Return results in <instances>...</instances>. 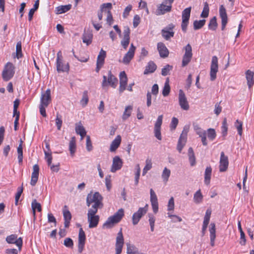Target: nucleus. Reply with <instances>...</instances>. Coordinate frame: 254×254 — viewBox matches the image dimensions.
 Segmentation results:
<instances>
[{"mask_svg": "<svg viewBox=\"0 0 254 254\" xmlns=\"http://www.w3.org/2000/svg\"><path fill=\"white\" fill-rule=\"evenodd\" d=\"M64 244L67 248H72L73 246V242L71 238H66L64 240Z\"/></svg>", "mask_w": 254, "mask_h": 254, "instance_id": "338daca9", "label": "nucleus"}, {"mask_svg": "<svg viewBox=\"0 0 254 254\" xmlns=\"http://www.w3.org/2000/svg\"><path fill=\"white\" fill-rule=\"evenodd\" d=\"M90 206H91V207L88 210L87 213L96 214L98 211V209L102 208L103 206V204H102V205H100V203H97V202H96L95 203H92Z\"/></svg>", "mask_w": 254, "mask_h": 254, "instance_id": "c9c22d12", "label": "nucleus"}, {"mask_svg": "<svg viewBox=\"0 0 254 254\" xmlns=\"http://www.w3.org/2000/svg\"><path fill=\"white\" fill-rule=\"evenodd\" d=\"M219 15L221 18V29L224 30L228 22V16L226 10L223 5H221L219 7Z\"/></svg>", "mask_w": 254, "mask_h": 254, "instance_id": "6ab92c4d", "label": "nucleus"}, {"mask_svg": "<svg viewBox=\"0 0 254 254\" xmlns=\"http://www.w3.org/2000/svg\"><path fill=\"white\" fill-rule=\"evenodd\" d=\"M23 183L22 184V186L21 187H19L17 189V192L15 195V205H17L18 204V200H19V199L23 192Z\"/></svg>", "mask_w": 254, "mask_h": 254, "instance_id": "6e6d98bb", "label": "nucleus"}, {"mask_svg": "<svg viewBox=\"0 0 254 254\" xmlns=\"http://www.w3.org/2000/svg\"><path fill=\"white\" fill-rule=\"evenodd\" d=\"M254 72L248 70L246 72V76L247 80V84L249 88H251L254 84Z\"/></svg>", "mask_w": 254, "mask_h": 254, "instance_id": "c85d7f7f", "label": "nucleus"}, {"mask_svg": "<svg viewBox=\"0 0 254 254\" xmlns=\"http://www.w3.org/2000/svg\"><path fill=\"white\" fill-rule=\"evenodd\" d=\"M216 132L214 129L213 128H209L207 130V136L208 138L213 140L216 137Z\"/></svg>", "mask_w": 254, "mask_h": 254, "instance_id": "4d7b16f0", "label": "nucleus"}, {"mask_svg": "<svg viewBox=\"0 0 254 254\" xmlns=\"http://www.w3.org/2000/svg\"><path fill=\"white\" fill-rule=\"evenodd\" d=\"M189 131V127L185 126L184 127L182 132L180 136L177 145V149L179 152H181L184 146H185L187 139L188 133Z\"/></svg>", "mask_w": 254, "mask_h": 254, "instance_id": "20e7f679", "label": "nucleus"}, {"mask_svg": "<svg viewBox=\"0 0 254 254\" xmlns=\"http://www.w3.org/2000/svg\"><path fill=\"white\" fill-rule=\"evenodd\" d=\"M75 130L76 133L78 134H81V133H86V131L84 127L82 126V125L80 122L77 124H76Z\"/></svg>", "mask_w": 254, "mask_h": 254, "instance_id": "de8ad7c7", "label": "nucleus"}, {"mask_svg": "<svg viewBox=\"0 0 254 254\" xmlns=\"http://www.w3.org/2000/svg\"><path fill=\"white\" fill-rule=\"evenodd\" d=\"M31 206L33 211V214L34 216H35L36 209L38 212H41L42 211V207L40 203L37 202L36 199H34L32 201Z\"/></svg>", "mask_w": 254, "mask_h": 254, "instance_id": "4c0bfd02", "label": "nucleus"}, {"mask_svg": "<svg viewBox=\"0 0 254 254\" xmlns=\"http://www.w3.org/2000/svg\"><path fill=\"white\" fill-rule=\"evenodd\" d=\"M166 3L164 2V0L163 2L157 6V8L156 11V14L157 15H163L167 12H169L171 11L172 9V4H169V5H166Z\"/></svg>", "mask_w": 254, "mask_h": 254, "instance_id": "a211bd4d", "label": "nucleus"}, {"mask_svg": "<svg viewBox=\"0 0 254 254\" xmlns=\"http://www.w3.org/2000/svg\"><path fill=\"white\" fill-rule=\"evenodd\" d=\"M22 57L21 43V42H18L16 46V57L19 59Z\"/></svg>", "mask_w": 254, "mask_h": 254, "instance_id": "8fccbe9b", "label": "nucleus"}, {"mask_svg": "<svg viewBox=\"0 0 254 254\" xmlns=\"http://www.w3.org/2000/svg\"><path fill=\"white\" fill-rule=\"evenodd\" d=\"M148 207V205L146 204L144 207L139 208L137 211L133 214L132 220L134 225L137 224L142 217L146 213Z\"/></svg>", "mask_w": 254, "mask_h": 254, "instance_id": "423d86ee", "label": "nucleus"}, {"mask_svg": "<svg viewBox=\"0 0 254 254\" xmlns=\"http://www.w3.org/2000/svg\"><path fill=\"white\" fill-rule=\"evenodd\" d=\"M106 56V51H104L103 49H101L97 57L96 64L103 66Z\"/></svg>", "mask_w": 254, "mask_h": 254, "instance_id": "2f4dec72", "label": "nucleus"}, {"mask_svg": "<svg viewBox=\"0 0 254 254\" xmlns=\"http://www.w3.org/2000/svg\"><path fill=\"white\" fill-rule=\"evenodd\" d=\"M93 34L90 30L84 31L82 35L83 42L86 43L87 45H89L92 42Z\"/></svg>", "mask_w": 254, "mask_h": 254, "instance_id": "cd10ccee", "label": "nucleus"}, {"mask_svg": "<svg viewBox=\"0 0 254 254\" xmlns=\"http://www.w3.org/2000/svg\"><path fill=\"white\" fill-rule=\"evenodd\" d=\"M212 173V168L210 166L207 167L204 173V182L207 185L210 184Z\"/></svg>", "mask_w": 254, "mask_h": 254, "instance_id": "473e14b6", "label": "nucleus"}, {"mask_svg": "<svg viewBox=\"0 0 254 254\" xmlns=\"http://www.w3.org/2000/svg\"><path fill=\"white\" fill-rule=\"evenodd\" d=\"M243 123L242 122L239 121V120H237L235 124V126L237 128L238 132V134L240 135H242L243 128H242Z\"/></svg>", "mask_w": 254, "mask_h": 254, "instance_id": "052dcab7", "label": "nucleus"}, {"mask_svg": "<svg viewBox=\"0 0 254 254\" xmlns=\"http://www.w3.org/2000/svg\"><path fill=\"white\" fill-rule=\"evenodd\" d=\"M175 28V25L171 23L168 26L164 28L161 30V34L162 37L166 40H169L171 37H174V32L173 29Z\"/></svg>", "mask_w": 254, "mask_h": 254, "instance_id": "1a4fd4ad", "label": "nucleus"}, {"mask_svg": "<svg viewBox=\"0 0 254 254\" xmlns=\"http://www.w3.org/2000/svg\"><path fill=\"white\" fill-rule=\"evenodd\" d=\"M188 156L189 161L191 166H193L195 165V157L193 150L191 147H190L188 150Z\"/></svg>", "mask_w": 254, "mask_h": 254, "instance_id": "72a5a7b5", "label": "nucleus"}, {"mask_svg": "<svg viewBox=\"0 0 254 254\" xmlns=\"http://www.w3.org/2000/svg\"><path fill=\"white\" fill-rule=\"evenodd\" d=\"M71 7V5L69 4L65 5H61L56 7L57 13L62 14L69 10Z\"/></svg>", "mask_w": 254, "mask_h": 254, "instance_id": "f704fd0d", "label": "nucleus"}, {"mask_svg": "<svg viewBox=\"0 0 254 254\" xmlns=\"http://www.w3.org/2000/svg\"><path fill=\"white\" fill-rule=\"evenodd\" d=\"M14 73L13 64L11 63H7L2 73L3 80L6 81L10 80L13 76Z\"/></svg>", "mask_w": 254, "mask_h": 254, "instance_id": "f03ea898", "label": "nucleus"}, {"mask_svg": "<svg viewBox=\"0 0 254 254\" xmlns=\"http://www.w3.org/2000/svg\"><path fill=\"white\" fill-rule=\"evenodd\" d=\"M132 110V107L131 106L129 105L126 107L124 114L122 116V120L123 121H126L130 116Z\"/></svg>", "mask_w": 254, "mask_h": 254, "instance_id": "58836bf2", "label": "nucleus"}, {"mask_svg": "<svg viewBox=\"0 0 254 254\" xmlns=\"http://www.w3.org/2000/svg\"><path fill=\"white\" fill-rule=\"evenodd\" d=\"M18 160L19 163H21L23 159V150L21 143H20L17 147Z\"/></svg>", "mask_w": 254, "mask_h": 254, "instance_id": "864d4df0", "label": "nucleus"}, {"mask_svg": "<svg viewBox=\"0 0 254 254\" xmlns=\"http://www.w3.org/2000/svg\"><path fill=\"white\" fill-rule=\"evenodd\" d=\"M57 70L58 72H68L69 69L68 63L64 64L63 60L60 61L59 65L58 64H56Z\"/></svg>", "mask_w": 254, "mask_h": 254, "instance_id": "c756f323", "label": "nucleus"}, {"mask_svg": "<svg viewBox=\"0 0 254 254\" xmlns=\"http://www.w3.org/2000/svg\"><path fill=\"white\" fill-rule=\"evenodd\" d=\"M203 195L200 190H198L194 194L193 201L196 204L201 203L202 201Z\"/></svg>", "mask_w": 254, "mask_h": 254, "instance_id": "ea45409f", "label": "nucleus"}, {"mask_svg": "<svg viewBox=\"0 0 254 254\" xmlns=\"http://www.w3.org/2000/svg\"><path fill=\"white\" fill-rule=\"evenodd\" d=\"M238 225V228H239V230L240 232L241 240L240 242V244L242 246H244V245H245L246 242V239L245 238V235L242 230V228L241 227V222L240 221H239Z\"/></svg>", "mask_w": 254, "mask_h": 254, "instance_id": "79ce46f5", "label": "nucleus"}, {"mask_svg": "<svg viewBox=\"0 0 254 254\" xmlns=\"http://www.w3.org/2000/svg\"><path fill=\"white\" fill-rule=\"evenodd\" d=\"M149 222L150 226V230L151 232H153L154 230V224L155 221V217L152 214H148Z\"/></svg>", "mask_w": 254, "mask_h": 254, "instance_id": "680f3d73", "label": "nucleus"}, {"mask_svg": "<svg viewBox=\"0 0 254 254\" xmlns=\"http://www.w3.org/2000/svg\"><path fill=\"white\" fill-rule=\"evenodd\" d=\"M163 115H160L158 117L157 121L155 124L154 132L155 136L159 140L162 139L161 134V127L162 124Z\"/></svg>", "mask_w": 254, "mask_h": 254, "instance_id": "f8f14e48", "label": "nucleus"}, {"mask_svg": "<svg viewBox=\"0 0 254 254\" xmlns=\"http://www.w3.org/2000/svg\"><path fill=\"white\" fill-rule=\"evenodd\" d=\"M205 19L194 21L193 23V29L195 30L201 29L205 25Z\"/></svg>", "mask_w": 254, "mask_h": 254, "instance_id": "a19ab883", "label": "nucleus"}, {"mask_svg": "<svg viewBox=\"0 0 254 254\" xmlns=\"http://www.w3.org/2000/svg\"><path fill=\"white\" fill-rule=\"evenodd\" d=\"M69 150L70 154L73 155L76 150V141L75 137L74 136L71 137V140L69 141Z\"/></svg>", "mask_w": 254, "mask_h": 254, "instance_id": "e433bc0d", "label": "nucleus"}, {"mask_svg": "<svg viewBox=\"0 0 254 254\" xmlns=\"http://www.w3.org/2000/svg\"><path fill=\"white\" fill-rule=\"evenodd\" d=\"M124 216V210L123 208L119 209L113 215L109 217L103 224V227L107 228H111L114 225L119 223Z\"/></svg>", "mask_w": 254, "mask_h": 254, "instance_id": "f257e3e1", "label": "nucleus"}, {"mask_svg": "<svg viewBox=\"0 0 254 254\" xmlns=\"http://www.w3.org/2000/svg\"><path fill=\"white\" fill-rule=\"evenodd\" d=\"M171 175V171L165 167L162 172V178L163 181L166 183L168 181L169 178Z\"/></svg>", "mask_w": 254, "mask_h": 254, "instance_id": "a18cd8bd", "label": "nucleus"}, {"mask_svg": "<svg viewBox=\"0 0 254 254\" xmlns=\"http://www.w3.org/2000/svg\"><path fill=\"white\" fill-rule=\"evenodd\" d=\"M157 49L159 53L160 56L162 58H166L169 55V51L165 45L162 42H159L157 44Z\"/></svg>", "mask_w": 254, "mask_h": 254, "instance_id": "b1692460", "label": "nucleus"}, {"mask_svg": "<svg viewBox=\"0 0 254 254\" xmlns=\"http://www.w3.org/2000/svg\"><path fill=\"white\" fill-rule=\"evenodd\" d=\"M130 41V37L127 36H124L123 40L121 41V45L123 47L126 49L128 47Z\"/></svg>", "mask_w": 254, "mask_h": 254, "instance_id": "3c124183", "label": "nucleus"}, {"mask_svg": "<svg viewBox=\"0 0 254 254\" xmlns=\"http://www.w3.org/2000/svg\"><path fill=\"white\" fill-rule=\"evenodd\" d=\"M209 232H210V245L212 247L214 246V242L216 238V230H215V224L214 223H211L209 226Z\"/></svg>", "mask_w": 254, "mask_h": 254, "instance_id": "bb28decb", "label": "nucleus"}, {"mask_svg": "<svg viewBox=\"0 0 254 254\" xmlns=\"http://www.w3.org/2000/svg\"><path fill=\"white\" fill-rule=\"evenodd\" d=\"M118 79L112 74L111 71H109L108 74V77L103 76V80L102 82V86H106L109 84L113 88H115L117 85Z\"/></svg>", "mask_w": 254, "mask_h": 254, "instance_id": "39448f33", "label": "nucleus"}, {"mask_svg": "<svg viewBox=\"0 0 254 254\" xmlns=\"http://www.w3.org/2000/svg\"><path fill=\"white\" fill-rule=\"evenodd\" d=\"M124 244L123 235L122 229L117 234L116 242V254H121L122 251L123 247Z\"/></svg>", "mask_w": 254, "mask_h": 254, "instance_id": "9d476101", "label": "nucleus"}, {"mask_svg": "<svg viewBox=\"0 0 254 254\" xmlns=\"http://www.w3.org/2000/svg\"><path fill=\"white\" fill-rule=\"evenodd\" d=\"M33 170L30 184L32 186H35L37 182L39 177V167L38 165L35 164L33 167Z\"/></svg>", "mask_w": 254, "mask_h": 254, "instance_id": "5701e85b", "label": "nucleus"}, {"mask_svg": "<svg viewBox=\"0 0 254 254\" xmlns=\"http://www.w3.org/2000/svg\"><path fill=\"white\" fill-rule=\"evenodd\" d=\"M170 92V85L169 84V79L167 78L165 83V84H164L163 90H162V94L164 97H166V96H167L169 94Z\"/></svg>", "mask_w": 254, "mask_h": 254, "instance_id": "c03bdc74", "label": "nucleus"}, {"mask_svg": "<svg viewBox=\"0 0 254 254\" xmlns=\"http://www.w3.org/2000/svg\"><path fill=\"white\" fill-rule=\"evenodd\" d=\"M103 197L98 192H95L94 194L91 193L88 194L86 197V204L89 207L92 203H100V205L103 204L102 203Z\"/></svg>", "mask_w": 254, "mask_h": 254, "instance_id": "7ed1b4c3", "label": "nucleus"}, {"mask_svg": "<svg viewBox=\"0 0 254 254\" xmlns=\"http://www.w3.org/2000/svg\"><path fill=\"white\" fill-rule=\"evenodd\" d=\"M88 102V97L87 95V91H85L83 92L82 99L80 101V103L83 106H85L87 105Z\"/></svg>", "mask_w": 254, "mask_h": 254, "instance_id": "bf43d9fd", "label": "nucleus"}, {"mask_svg": "<svg viewBox=\"0 0 254 254\" xmlns=\"http://www.w3.org/2000/svg\"><path fill=\"white\" fill-rule=\"evenodd\" d=\"M191 7H189L185 8L182 11V22L181 27L182 30L186 32L187 29V26L189 23V20L190 15Z\"/></svg>", "mask_w": 254, "mask_h": 254, "instance_id": "0eeeda50", "label": "nucleus"}, {"mask_svg": "<svg viewBox=\"0 0 254 254\" xmlns=\"http://www.w3.org/2000/svg\"><path fill=\"white\" fill-rule=\"evenodd\" d=\"M172 69V66L167 64L162 69L161 74L163 76H166L169 74V72Z\"/></svg>", "mask_w": 254, "mask_h": 254, "instance_id": "13d9d810", "label": "nucleus"}, {"mask_svg": "<svg viewBox=\"0 0 254 254\" xmlns=\"http://www.w3.org/2000/svg\"><path fill=\"white\" fill-rule=\"evenodd\" d=\"M127 82V78L126 72L123 71L120 74L119 92L122 93L126 89Z\"/></svg>", "mask_w": 254, "mask_h": 254, "instance_id": "412c9836", "label": "nucleus"}, {"mask_svg": "<svg viewBox=\"0 0 254 254\" xmlns=\"http://www.w3.org/2000/svg\"><path fill=\"white\" fill-rule=\"evenodd\" d=\"M209 11V5L207 2L204 3V7L200 16L203 18H206L208 16Z\"/></svg>", "mask_w": 254, "mask_h": 254, "instance_id": "49530a36", "label": "nucleus"}, {"mask_svg": "<svg viewBox=\"0 0 254 254\" xmlns=\"http://www.w3.org/2000/svg\"><path fill=\"white\" fill-rule=\"evenodd\" d=\"M185 53L184 56H187V57H192V48L190 44H188L186 45V46L185 47Z\"/></svg>", "mask_w": 254, "mask_h": 254, "instance_id": "5fc2aeb1", "label": "nucleus"}, {"mask_svg": "<svg viewBox=\"0 0 254 254\" xmlns=\"http://www.w3.org/2000/svg\"><path fill=\"white\" fill-rule=\"evenodd\" d=\"M86 147L88 151H91L93 149L92 142L89 135L86 136Z\"/></svg>", "mask_w": 254, "mask_h": 254, "instance_id": "69168bd1", "label": "nucleus"}, {"mask_svg": "<svg viewBox=\"0 0 254 254\" xmlns=\"http://www.w3.org/2000/svg\"><path fill=\"white\" fill-rule=\"evenodd\" d=\"M107 23L111 26L113 22V18L110 10H107V17L106 18Z\"/></svg>", "mask_w": 254, "mask_h": 254, "instance_id": "774afa93", "label": "nucleus"}, {"mask_svg": "<svg viewBox=\"0 0 254 254\" xmlns=\"http://www.w3.org/2000/svg\"><path fill=\"white\" fill-rule=\"evenodd\" d=\"M121 136L120 135L116 136L110 145V150L111 152H114L117 150L121 144Z\"/></svg>", "mask_w": 254, "mask_h": 254, "instance_id": "a878e982", "label": "nucleus"}, {"mask_svg": "<svg viewBox=\"0 0 254 254\" xmlns=\"http://www.w3.org/2000/svg\"><path fill=\"white\" fill-rule=\"evenodd\" d=\"M89 227L93 228L97 227L99 221V216L96 214L87 213Z\"/></svg>", "mask_w": 254, "mask_h": 254, "instance_id": "aec40b11", "label": "nucleus"}, {"mask_svg": "<svg viewBox=\"0 0 254 254\" xmlns=\"http://www.w3.org/2000/svg\"><path fill=\"white\" fill-rule=\"evenodd\" d=\"M218 71V58L216 56H213L211 62L210 79L214 81L216 78V73Z\"/></svg>", "mask_w": 254, "mask_h": 254, "instance_id": "6e6552de", "label": "nucleus"}, {"mask_svg": "<svg viewBox=\"0 0 254 254\" xmlns=\"http://www.w3.org/2000/svg\"><path fill=\"white\" fill-rule=\"evenodd\" d=\"M44 153L45 155V159L47 160L48 166H50L52 164V156L51 152H48L44 150Z\"/></svg>", "mask_w": 254, "mask_h": 254, "instance_id": "e2e57ef3", "label": "nucleus"}, {"mask_svg": "<svg viewBox=\"0 0 254 254\" xmlns=\"http://www.w3.org/2000/svg\"><path fill=\"white\" fill-rule=\"evenodd\" d=\"M105 184L107 190L110 191L112 188L111 177L110 175H108L106 177Z\"/></svg>", "mask_w": 254, "mask_h": 254, "instance_id": "0e129e2a", "label": "nucleus"}, {"mask_svg": "<svg viewBox=\"0 0 254 254\" xmlns=\"http://www.w3.org/2000/svg\"><path fill=\"white\" fill-rule=\"evenodd\" d=\"M123 166L122 159L118 156H115L113 160V164L111 171L113 173L120 170Z\"/></svg>", "mask_w": 254, "mask_h": 254, "instance_id": "4be33fe9", "label": "nucleus"}, {"mask_svg": "<svg viewBox=\"0 0 254 254\" xmlns=\"http://www.w3.org/2000/svg\"><path fill=\"white\" fill-rule=\"evenodd\" d=\"M127 254H136L137 252V248L133 245L127 244Z\"/></svg>", "mask_w": 254, "mask_h": 254, "instance_id": "09e8293b", "label": "nucleus"}, {"mask_svg": "<svg viewBox=\"0 0 254 254\" xmlns=\"http://www.w3.org/2000/svg\"><path fill=\"white\" fill-rule=\"evenodd\" d=\"M6 241L8 244H14L20 250L22 246V239L21 237L17 238L16 234H12L6 238Z\"/></svg>", "mask_w": 254, "mask_h": 254, "instance_id": "dca6fc26", "label": "nucleus"}, {"mask_svg": "<svg viewBox=\"0 0 254 254\" xmlns=\"http://www.w3.org/2000/svg\"><path fill=\"white\" fill-rule=\"evenodd\" d=\"M179 103L181 108L183 110L187 111L189 109L190 106L187 101V99L184 92L181 89L179 90Z\"/></svg>", "mask_w": 254, "mask_h": 254, "instance_id": "ddd939ff", "label": "nucleus"}, {"mask_svg": "<svg viewBox=\"0 0 254 254\" xmlns=\"http://www.w3.org/2000/svg\"><path fill=\"white\" fill-rule=\"evenodd\" d=\"M156 68L157 66L153 62L150 61L146 66V68L144 71V74H147L149 73H153L156 69Z\"/></svg>", "mask_w": 254, "mask_h": 254, "instance_id": "7c9ffc66", "label": "nucleus"}, {"mask_svg": "<svg viewBox=\"0 0 254 254\" xmlns=\"http://www.w3.org/2000/svg\"><path fill=\"white\" fill-rule=\"evenodd\" d=\"M86 236L82 228H80L78 238V251L81 253L84 248L85 244Z\"/></svg>", "mask_w": 254, "mask_h": 254, "instance_id": "4468645a", "label": "nucleus"}, {"mask_svg": "<svg viewBox=\"0 0 254 254\" xmlns=\"http://www.w3.org/2000/svg\"><path fill=\"white\" fill-rule=\"evenodd\" d=\"M229 161L228 158L224 154V152H221L220 162H219V171L220 172H225L228 167Z\"/></svg>", "mask_w": 254, "mask_h": 254, "instance_id": "2eb2a0df", "label": "nucleus"}, {"mask_svg": "<svg viewBox=\"0 0 254 254\" xmlns=\"http://www.w3.org/2000/svg\"><path fill=\"white\" fill-rule=\"evenodd\" d=\"M112 8V4L110 2L105 3L100 5V10L98 12V17L99 20H101L103 18L102 13L106 11V9L111 10Z\"/></svg>", "mask_w": 254, "mask_h": 254, "instance_id": "393cba45", "label": "nucleus"}, {"mask_svg": "<svg viewBox=\"0 0 254 254\" xmlns=\"http://www.w3.org/2000/svg\"><path fill=\"white\" fill-rule=\"evenodd\" d=\"M218 24L217 22V19L215 16L211 18L208 24V28L211 30L214 31L216 29Z\"/></svg>", "mask_w": 254, "mask_h": 254, "instance_id": "37998d69", "label": "nucleus"}, {"mask_svg": "<svg viewBox=\"0 0 254 254\" xmlns=\"http://www.w3.org/2000/svg\"><path fill=\"white\" fill-rule=\"evenodd\" d=\"M135 49L136 47L133 45L132 43L131 44L130 47L128 52L125 54L122 61L123 64H129L131 60L134 57Z\"/></svg>", "mask_w": 254, "mask_h": 254, "instance_id": "9b49d317", "label": "nucleus"}, {"mask_svg": "<svg viewBox=\"0 0 254 254\" xmlns=\"http://www.w3.org/2000/svg\"><path fill=\"white\" fill-rule=\"evenodd\" d=\"M51 101V90L48 89L45 92L41 94L40 105L48 107Z\"/></svg>", "mask_w": 254, "mask_h": 254, "instance_id": "f3484780", "label": "nucleus"}, {"mask_svg": "<svg viewBox=\"0 0 254 254\" xmlns=\"http://www.w3.org/2000/svg\"><path fill=\"white\" fill-rule=\"evenodd\" d=\"M193 127L196 133L199 136H201L202 134L205 133L206 132L205 130L202 129L199 126V125L195 123H193Z\"/></svg>", "mask_w": 254, "mask_h": 254, "instance_id": "603ef678", "label": "nucleus"}]
</instances>
